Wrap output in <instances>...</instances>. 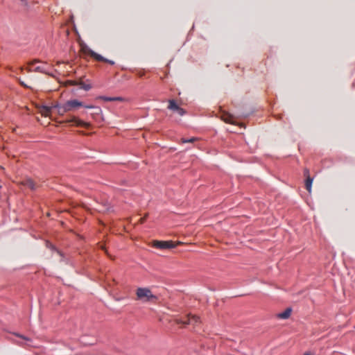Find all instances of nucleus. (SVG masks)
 Masks as SVG:
<instances>
[{"instance_id":"21","label":"nucleus","mask_w":355,"mask_h":355,"mask_svg":"<svg viewBox=\"0 0 355 355\" xmlns=\"http://www.w3.org/2000/svg\"><path fill=\"white\" fill-rule=\"evenodd\" d=\"M304 176H306V178H307L308 176H309V169H307V168H305V169H304Z\"/></svg>"},{"instance_id":"26","label":"nucleus","mask_w":355,"mask_h":355,"mask_svg":"<svg viewBox=\"0 0 355 355\" xmlns=\"http://www.w3.org/2000/svg\"><path fill=\"white\" fill-rule=\"evenodd\" d=\"M146 216H147V215L145 216L144 218H140V223H141L144 222V220H146Z\"/></svg>"},{"instance_id":"4","label":"nucleus","mask_w":355,"mask_h":355,"mask_svg":"<svg viewBox=\"0 0 355 355\" xmlns=\"http://www.w3.org/2000/svg\"><path fill=\"white\" fill-rule=\"evenodd\" d=\"M175 321L177 324H192L193 326H196L200 322L199 317L191 314H188L184 318L175 319Z\"/></svg>"},{"instance_id":"17","label":"nucleus","mask_w":355,"mask_h":355,"mask_svg":"<svg viewBox=\"0 0 355 355\" xmlns=\"http://www.w3.org/2000/svg\"><path fill=\"white\" fill-rule=\"evenodd\" d=\"M196 139H196V138H195V137H191V139H184V138H182V139H181V141H182V143H192V142H193L194 141H196Z\"/></svg>"},{"instance_id":"13","label":"nucleus","mask_w":355,"mask_h":355,"mask_svg":"<svg viewBox=\"0 0 355 355\" xmlns=\"http://www.w3.org/2000/svg\"><path fill=\"white\" fill-rule=\"evenodd\" d=\"M312 183H313V178H311L310 176H308L305 181V187H306V189L309 191V193H311V191Z\"/></svg>"},{"instance_id":"2","label":"nucleus","mask_w":355,"mask_h":355,"mask_svg":"<svg viewBox=\"0 0 355 355\" xmlns=\"http://www.w3.org/2000/svg\"><path fill=\"white\" fill-rule=\"evenodd\" d=\"M60 123H69L77 127H84L85 128H89L91 125L89 123L83 121L76 116H69L65 120L60 121Z\"/></svg>"},{"instance_id":"5","label":"nucleus","mask_w":355,"mask_h":355,"mask_svg":"<svg viewBox=\"0 0 355 355\" xmlns=\"http://www.w3.org/2000/svg\"><path fill=\"white\" fill-rule=\"evenodd\" d=\"M180 244H182V242L173 243L171 241H153V246L156 248H159V249H171V248H174Z\"/></svg>"},{"instance_id":"10","label":"nucleus","mask_w":355,"mask_h":355,"mask_svg":"<svg viewBox=\"0 0 355 355\" xmlns=\"http://www.w3.org/2000/svg\"><path fill=\"white\" fill-rule=\"evenodd\" d=\"M292 312L291 308H287L284 311L278 314V318L281 319H287L290 317Z\"/></svg>"},{"instance_id":"1","label":"nucleus","mask_w":355,"mask_h":355,"mask_svg":"<svg viewBox=\"0 0 355 355\" xmlns=\"http://www.w3.org/2000/svg\"><path fill=\"white\" fill-rule=\"evenodd\" d=\"M137 300L143 302H150L157 300V297L154 295L151 291L148 288H139L136 291Z\"/></svg>"},{"instance_id":"6","label":"nucleus","mask_w":355,"mask_h":355,"mask_svg":"<svg viewBox=\"0 0 355 355\" xmlns=\"http://www.w3.org/2000/svg\"><path fill=\"white\" fill-rule=\"evenodd\" d=\"M168 105L167 108L174 112H176L180 116H184L186 114V111L180 107L178 104L175 100L169 99L168 101Z\"/></svg>"},{"instance_id":"7","label":"nucleus","mask_w":355,"mask_h":355,"mask_svg":"<svg viewBox=\"0 0 355 355\" xmlns=\"http://www.w3.org/2000/svg\"><path fill=\"white\" fill-rule=\"evenodd\" d=\"M64 103L67 106V110H68L69 112L75 110L80 107H84V105H85L83 102L77 99L69 100Z\"/></svg>"},{"instance_id":"27","label":"nucleus","mask_w":355,"mask_h":355,"mask_svg":"<svg viewBox=\"0 0 355 355\" xmlns=\"http://www.w3.org/2000/svg\"><path fill=\"white\" fill-rule=\"evenodd\" d=\"M19 337L23 338L24 340H27V341L29 340V339L28 338H25V337H24L22 336H19Z\"/></svg>"},{"instance_id":"19","label":"nucleus","mask_w":355,"mask_h":355,"mask_svg":"<svg viewBox=\"0 0 355 355\" xmlns=\"http://www.w3.org/2000/svg\"><path fill=\"white\" fill-rule=\"evenodd\" d=\"M69 83L71 85H78L79 86V82H77L75 80H70Z\"/></svg>"},{"instance_id":"8","label":"nucleus","mask_w":355,"mask_h":355,"mask_svg":"<svg viewBox=\"0 0 355 355\" xmlns=\"http://www.w3.org/2000/svg\"><path fill=\"white\" fill-rule=\"evenodd\" d=\"M84 107L93 110V112L91 113V115H92V118L94 119H96L97 116L98 115L101 114V113H102V110L99 107L86 105H84Z\"/></svg>"},{"instance_id":"25","label":"nucleus","mask_w":355,"mask_h":355,"mask_svg":"<svg viewBox=\"0 0 355 355\" xmlns=\"http://www.w3.org/2000/svg\"><path fill=\"white\" fill-rule=\"evenodd\" d=\"M104 62H107V63H109V64H110L112 65L114 64V61L110 60H107V61H104Z\"/></svg>"},{"instance_id":"12","label":"nucleus","mask_w":355,"mask_h":355,"mask_svg":"<svg viewBox=\"0 0 355 355\" xmlns=\"http://www.w3.org/2000/svg\"><path fill=\"white\" fill-rule=\"evenodd\" d=\"M81 51L82 53L85 55H89L92 57V54L94 53V51L90 49L87 46L84 45L81 47Z\"/></svg>"},{"instance_id":"23","label":"nucleus","mask_w":355,"mask_h":355,"mask_svg":"<svg viewBox=\"0 0 355 355\" xmlns=\"http://www.w3.org/2000/svg\"><path fill=\"white\" fill-rule=\"evenodd\" d=\"M21 2V5L24 6H27V1L26 0H20Z\"/></svg>"},{"instance_id":"11","label":"nucleus","mask_w":355,"mask_h":355,"mask_svg":"<svg viewBox=\"0 0 355 355\" xmlns=\"http://www.w3.org/2000/svg\"><path fill=\"white\" fill-rule=\"evenodd\" d=\"M55 107L58 109V113L60 115H63L64 113L69 112L68 110H67L65 103L61 105H56Z\"/></svg>"},{"instance_id":"15","label":"nucleus","mask_w":355,"mask_h":355,"mask_svg":"<svg viewBox=\"0 0 355 355\" xmlns=\"http://www.w3.org/2000/svg\"><path fill=\"white\" fill-rule=\"evenodd\" d=\"M92 57L94 58L97 61H100V62L107 61L106 58H103L102 55H101L95 52H94Z\"/></svg>"},{"instance_id":"22","label":"nucleus","mask_w":355,"mask_h":355,"mask_svg":"<svg viewBox=\"0 0 355 355\" xmlns=\"http://www.w3.org/2000/svg\"><path fill=\"white\" fill-rule=\"evenodd\" d=\"M231 117V116H228V117L224 118L223 120L227 123H232V121H230Z\"/></svg>"},{"instance_id":"9","label":"nucleus","mask_w":355,"mask_h":355,"mask_svg":"<svg viewBox=\"0 0 355 355\" xmlns=\"http://www.w3.org/2000/svg\"><path fill=\"white\" fill-rule=\"evenodd\" d=\"M21 184L31 190H34L36 188L35 182L31 179H25L21 182Z\"/></svg>"},{"instance_id":"20","label":"nucleus","mask_w":355,"mask_h":355,"mask_svg":"<svg viewBox=\"0 0 355 355\" xmlns=\"http://www.w3.org/2000/svg\"><path fill=\"white\" fill-rule=\"evenodd\" d=\"M102 98L106 101H114V98L110 97H102Z\"/></svg>"},{"instance_id":"3","label":"nucleus","mask_w":355,"mask_h":355,"mask_svg":"<svg viewBox=\"0 0 355 355\" xmlns=\"http://www.w3.org/2000/svg\"><path fill=\"white\" fill-rule=\"evenodd\" d=\"M40 62L37 60H34L28 63V67L27 69L28 72L35 71L43 73H48L49 66L46 63H42L41 65L33 67L34 64Z\"/></svg>"},{"instance_id":"24","label":"nucleus","mask_w":355,"mask_h":355,"mask_svg":"<svg viewBox=\"0 0 355 355\" xmlns=\"http://www.w3.org/2000/svg\"><path fill=\"white\" fill-rule=\"evenodd\" d=\"M114 101H122L123 99V98L121 97H114Z\"/></svg>"},{"instance_id":"16","label":"nucleus","mask_w":355,"mask_h":355,"mask_svg":"<svg viewBox=\"0 0 355 355\" xmlns=\"http://www.w3.org/2000/svg\"><path fill=\"white\" fill-rule=\"evenodd\" d=\"M79 86L81 89H83L85 91H88L92 88L90 85H87V84L84 83L83 82H79Z\"/></svg>"},{"instance_id":"18","label":"nucleus","mask_w":355,"mask_h":355,"mask_svg":"<svg viewBox=\"0 0 355 355\" xmlns=\"http://www.w3.org/2000/svg\"><path fill=\"white\" fill-rule=\"evenodd\" d=\"M19 83L21 86H23L24 87H26V88H30L31 89V87L30 86H28L24 81L22 80H19Z\"/></svg>"},{"instance_id":"14","label":"nucleus","mask_w":355,"mask_h":355,"mask_svg":"<svg viewBox=\"0 0 355 355\" xmlns=\"http://www.w3.org/2000/svg\"><path fill=\"white\" fill-rule=\"evenodd\" d=\"M52 107L44 106L41 109V114L44 116H49L50 115Z\"/></svg>"}]
</instances>
